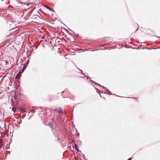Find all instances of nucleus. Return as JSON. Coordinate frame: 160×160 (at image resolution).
Instances as JSON below:
<instances>
[{"label":"nucleus","instance_id":"obj_1","mask_svg":"<svg viewBox=\"0 0 160 160\" xmlns=\"http://www.w3.org/2000/svg\"><path fill=\"white\" fill-rule=\"evenodd\" d=\"M96 86H93L97 89L99 90V88L100 89H101L102 88H103L105 91H104V92H103V93H105L107 94H112L111 92L106 88L104 86H102L99 84L96 83H95Z\"/></svg>","mask_w":160,"mask_h":160},{"label":"nucleus","instance_id":"obj_2","mask_svg":"<svg viewBox=\"0 0 160 160\" xmlns=\"http://www.w3.org/2000/svg\"><path fill=\"white\" fill-rule=\"evenodd\" d=\"M54 111H56L58 112H61L62 113H64V112L63 110V109L61 108H57L54 110Z\"/></svg>","mask_w":160,"mask_h":160},{"label":"nucleus","instance_id":"obj_3","mask_svg":"<svg viewBox=\"0 0 160 160\" xmlns=\"http://www.w3.org/2000/svg\"><path fill=\"white\" fill-rule=\"evenodd\" d=\"M56 114H57V113H55V112H54V118L52 119V121H53V122L54 123H55L56 124V120H58L59 119V120H59V116L57 117H55V115H56Z\"/></svg>","mask_w":160,"mask_h":160},{"label":"nucleus","instance_id":"obj_4","mask_svg":"<svg viewBox=\"0 0 160 160\" xmlns=\"http://www.w3.org/2000/svg\"><path fill=\"white\" fill-rule=\"evenodd\" d=\"M28 112V109L26 108H22L21 109V113L27 112Z\"/></svg>","mask_w":160,"mask_h":160},{"label":"nucleus","instance_id":"obj_5","mask_svg":"<svg viewBox=\"0 0 160 160\" xmlns=\"http://www.w3.org/2000/svg\"><path fill=\"white\" fill-rule=\"evenodd\" d=\"M73 143L75 145V149L78 152L79 151V147L78 145H77V144L76 143L75 141H74L73 142Z\"/></svg>","mask_w":160,"mask_h":160},{"label":"nucleus","instance_id":"obj_6","mask_svg":"<svg viewBox=\"0 0 160 160\" xmlns=\"http://www.w3.org/2000/svg\"><path fill=\"white\" fill-rule=\"evenodd\" d=\"M111 42H110L109 43H105L104 44H103L101 46L102 47H104L107 45H108L109 46L111 45Z\"/></svg>","mask_w":160,"mask_h":160},{"label":"nucleus","instance_id":"obj_7","mask_svg":"<svg viewBox=\"0 0 160 160\" xmlns=\"http://www.w3.org/2000/svg\"><path fill=\"white\" fill-rule=\"evenodd\" d=\"M21 76V74H19L18 75H17L15 77V78L16 79H19L20 78Z\"/></svg>","mask_w":160,"mask_h":160},{"label":"nucleus","instance_id":"obj_8","mask_svg":"<svg viewBox=\"0 0 160 160\" xmlns=\"http://www.w3.org/2000/svg\"><path fill=\"white\" fill-rule=\"evenodd\" d=\"M27 66H25V65H23L22 68V73L26 69Z\"/></svg>","mask_w":160,"mask_h":160},{"label":"nucleus","instance_id":"obj_9","mask_svg":"<svg viewBox=\"0 0 160 160\" xmlns=\"http://www.w3.org/2000/svg\"><path fill=\"white\" fill-rule=\"evenodd\" d=\"M21 122H22V120H21V118L19 120V121H18V123L19 124V125H17V127H19V125L21 123Z\"/></svg>","mask_w":160,"mask_h":160},{"label":"nucleus","instance_id":"obj_10","mask_svg":"<svg viewBox=\"0 0 160 160\" xmlns=\"http://www.w3.org/2000/svg\"><path fill=\"white\" fill-rule=\"evenodd\" d=\"M12 110L13 112L14 113L16 112V108H15L13 107L12 109Z\"/></svg>","mask_w":160,"mask_h":160},{"label":"nucleus","instance_id":"obj_11","mask_svg":"<svg viewBox=\"0 0 160 160\" xmlns=\"http://www.w3.org/2000/svg\"><path fill=\"white\" fill-rule=\"evenodd\" d=\"M89 81H90V82L93 83H94L95 85H96L95 83H96V82H95L93 81L92 80H91V79H90Z\"/></svg>","mask_w":160,"mask_h":160},{"label":"nucleus","instance_id":"obj_12","mask_svg":"<svg viewBox=\"0 0 160 160\" xmlns=\"http://www.w3.org/2000/svg\"><path fill=\"white\" fill-rule=\"evenodd\" d=\"M45 7L47 8V9H49V10H50V11H53L52 10V9L50 8L49 7H48V6H45Z\"/></svg>","mask_w":160,"mask_h":160},{"label":"nucleus","instance_id":"obj_13","mask_svg":"<svg viewBox=\"0 0 160 160\" xmlns=\"http://www.w3.org/2000/svg\"><path fill=\"white\" fill-rule=\"evenodd\" d=\"M3 146V143L0 142V148H2Z\"/></svg>","mask_w":160,"mask_h":160},{"label":"nucleus","instance_id":"obj_14","mask_svg":"<svg viewBox=\"0 0 160 160\" xmlns=\"http://www.w3.org/2000/svg\"><path fill=\"white\" fill-rule=\"evenodd\" d=\"M29 58H28V60L26 62V64H28L29 63Z\"/></svg>","mask_w":160,"mask_h":160},{"label":"nucleus","instance_id":"obj_15","mask_svg":"<svg viewBox=\"0 0 160 160\" xmlns=\"http://www.w3.org/2000/svg\"><path fill=\"white\" fill-rule=\"evenodd\" d=\"M84 75L86 76L87 79L88 80V79H89V78H90V77H89V76H88L87 75H86L85 74H84Z\"/></svg>","mask_w":160,"mask_h":160},{"label":"nucleus","instance_id":"obj_16","mask_svg":"<svg viewBox=\"0 0 160 160\" xmlns=\"http://www.w3.org/2000/svg\"><path fill=\"white\" fill-rule=\"evenodd\" d=\"M39 2H37V3H33V4H34L36 6V5H39Z\"/></svg>","mask_w":160,"mask_h":160},{"label":"nucleus","instance_id":"obj_17","mask_svg":"<svg viewBox=\"0 0 160 160\" xmlns=\"http://www.w3.org/2000/svg\"><path fill=\"white\" fill-rule=\"evenodd\" d=\"M48 125V126H50L52 129L53 128V127L51 125V124H49Z\"/></svg>","mask_w":160,"mask_h":160},{"label":"nucleus","instance_id":"obj_18","mask_svg":"<svg viewBox=\"0 0 160 160\" xmlns=\"http://www.w3.org/2000/svg\"><path fill=\"white\" fill-rule=\"evenodd\" d=\"M100 97H101L102 98H103L104 99H105V98L104 97H102V95H101V94H100Z\"/></svg>","mask_w":160,"mask_h":160},{"label":"nucleus","instance_id":"obj_19","mask_svg":"<svg viewBox=\"0 0 160 160\" xmlns=\"http://www.w3.org/2000/svg\"><path fill=\"white\" fill-rule=\"evenodd\" d=\"M36 16H34L33 17V18H37L36 17Z\"/></svg>","mask_w":160,"mask_h":160},{"label":"nucleus","instance_id":"obj_20","mask_svg":"<svg viewBox=\"0 0 160 160\" xmlns=\"http://www.w3.org/2000/svg\"><path fill=\"white\" fill-rule=\"evenodd\" d=\"M5 62L6 64H7V63H8V62L7 61H5Z\"/></svg>","mask_w":160,"mask_h":160},{"label":"nucleus","instance_id":"obj_21","mask_svg":"<svg viewBox=\"0 0 160 160\" xmlns=\"http://www.w3.org/2000/svg\"><path fill=\"white\" fill-rule=\"evenodd\" d=\"M35 110H36V109H32L31 111H34Z\"/></svg>","mask_w":160,"mask_h":160},{"label":"nucleus","instance_id":"obj_22","mask_svg":"<svg viewBox=\"0 0 160 160\" xmlns=\"http://www.w3.org/2000/svg\"><path fill=\"white\" fill-rule=\"evenodd\" d=\"M132 158H129L128 159V160H132Z\"/></svg>","mask_w":160,"mask_h":160},{"label":"nucleus","instance_id":"obj_23","mask_svg":"<svg viewBox=\"0 0 160 160\" xmlns=\"http://www.w3.org/2000/svg\"><path fill=\"white\" fill-rule=\"evenodd\" d=\"M28 58H29V59L30 58V57L29 56H28Z\"/></svg>","mask_w":160,"mask_h":160},{"label":"nucleus","instance_id":"obj_24","mask_svg":"<svg viewBox=\"0 0 160 160\" xmlns=\"http://www.w3.org/2000/svg\"><path fill=\"white\" fill-rule=\"evenodd\" d=\"M97 92H98V93H100V92H98V91H97Z\"/></svg>","mask_w":160,"mask_h":160},{"label":"nucleus","instance_id":"obj_25","mask_svg":"<svg viewBox=\"0 0 160 160\" xmlns=\"http://www.w3.org/2000/svg\"><path fill=\"white\" fill-rule=\"evenodd\" d=\"M87 51V50L84 49V51Z\"/></svg>","mask_w":160,"mask_h":160},{"label":"nucleus","instance_id":"obj_26","mask_svg":"<svg viewBox=\"0 0 160 160\" xmlns=\"http://www.w3.org/2000/svg\"><path fill=\"white\" fill-rule=\"evenodd\" d=\"M53 134H54V135H55V134H54V133H53Z\"/></svg>","mask_w":160,"mask_h":160},{"label":"nucleus","instance_id":"obj_27","mask_svg":"<svg viewBox=\"0 0 160 160\" xmlns=\"http://www.w3.org/2000/svg\"><path fill=\"white\" fill-rule=\"evenodd\" d=\"M104 49H104V48H103V49H102V50H104Z\"/></svg>","mask_w":160,"mask_h":160},{"label":"nucleus","instance_id":"obj_28","mask_svg":"<svg viewBox=\"0 0 160 160\" xmlns=\"http://www.w3.org/2000/svg\"><path fill=\"white\" fill-rule=\"evenodd\" d=\"M138 28L136 30V31L138 30Z\"/></svg>","mask_w":160,"mask_h":160},{"label":"nucleus","instance_id":"obj_29","mask_svg":"<svg viewBox=\"0 0 160 160\" xmlns=\"http://www.w3.org/2000/svg\"><path fill=\"white\" fill-rule=\"evenodd\" d=\"M3 137L4 138V136H3Z\"/></svg>","mask_w":160,"mask_h":160},{"label":"nucleus","instance_id":"obj_30","mask_svg":"<svg viewBox=\"0 0 160 160\" xmlns=\"http://www.w3.org/2000/svg\"><path fill=\"white\" fill-rule=\"evenodd\" d=\"M2 1H3L4 0H1Z\"/></svg>","mask_w":160,"mask_h":160}]
</instances>
